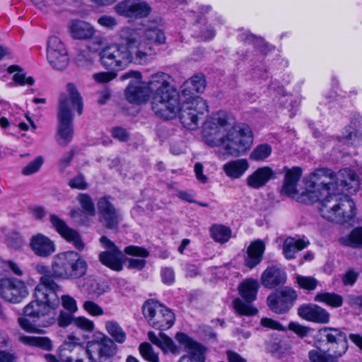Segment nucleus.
I'll return each mask as SVG.
<instances>
[{
	"instance_id": "obj_1",
	"label": "nucleus",
	"mask_w": 362,
	"mask_h": 362,
	"mask_svg": "<svg viewBox=\"0 0 362 362\" xmlns=\"http://www.w3.org/2000/svg\"><path fill=\"white\" fill-rule=\"evenodd\" d=\"M134 78L126 89V97L131 103H146L151 94V108L153 112L163 119H174L179 112L182 125L190 130L198 128L203 115L208 112L206 100L200 97H190L189 100L180 105L179 94L170 84V75L158 72L152 75L147 85L141 83V74L139 71H129L122 79Z\"/></svg>"
},
{
	"instance_id": "obj_2",
	"label": "nucleus",
	"mask_w": 362,
	"mask_h": 362,
	"mask_svg": "<svg viewBox=\"0 0 362 362\" xmlns=\"http://www.w3.org/2000/svg\"><path fill=\"white\" fill-rule=\"evenodd\" d=\"M336 174L329 168L315 170L305 180L302 200L318 202L321 216L339 224L349 223L355 217V203L347 194L337 189Z\"/></svg>"
},
{
	"instance_id": "obj_3",
	"label": "nucleus",
	"mask_w": 362,
	"mask_h": 362,
	"mask_svg": "<svg viewBox=\"0 0 362 362\" xmlns=\"http://www.w3.org/2000/svg\"><path fill=\"white\" fill-rule=\"evenodd\" d=\"M229 117L226 112L218 111L209 117L204 122L202 137L205 144L210 146H223L227 153L239 156L249 150L253 143L251 128L245 124L228 129Z\"/></svg>"
},
{
	"instance_id": "obj_4",
	"label": "nucleus",
	"mask_w": 362,
	"mask_h": 362,
	"mask_svg": "<svg viewBox=\"0 0 362 362\" xmlns=\"http://www.w3.org/2000/svg\"><path fill=\"white\" fill-rule=\"evenodd\" d=\"M139 37L138 31L126 27L119 31L121 42L105 46L99 52L100 63L112 71L124 69L130 63L143 64L146 61V53L138 49L135 43Z\"/></svg>"
},
{
	"instance_id": "obj_5",
	"label": "nucleus",
	"mask_w": 362,
	"mask_h": 362,
	"mask_svg": "<svg viewBox=\"0 0 362 362\" xmlns=\"http://www.w3.org/2000/svg\"><path fill=\"white\" fill-rule=\"evenodd\" d=\"M37 293V289L35 288V300L24 308L25 317L18 319L21 327L28 331L35 326L47 327L56 322L54 310L60 303L59 293L40 290L42 296H38Z\"/></svg>"
},
{
	"instance_id": "obj_6",
	"label": "nucleus",
	"mask_w": 362,
	"mask_h": 362,
	"mask_svg": "<svg viewBox=\"0 0 362 362\" xmlns=\"http://www.w3.org/2000/svg\"><path fill=\"white\" fill-rule=\"evenodd\" d=\"M66 91L68 95L62 93L59 98L58 142L61 146L67 145L73 135L72 110L76 108L78 114L81 115L83 108L82 97L74 83H69L66 85Z\"/></svg>"
},
{
	"instance_id": "obj_7",
	"label": "nucleus",
	"mask_w": 362,
	"mask_h": 362,
	"mask_svg": "<svg viewBox=\"0 0 362 362\" xmlns=\"http://www.w3.org/2000/svg\"><path fill=\"white\" fill-rule=\"evenodd\" d=\"M322 336L326 341L327 348L317 346V349L309 351V358L315 362H338L348 349L346 334L338 329L325 328Z\"/></svg>"
},
{
	"instance_id": "obj_8",
	"label": "nucleus",
	"mask_w": 362,
	"mask_h": 362,
	"mask_svg": "<svg viewBox=\"0 0 362 362\" xmlns=\"http://www.w3.org/2000/svg\"><path fill=\"white\" fill-rule=\"evenodd\" d=\"M52 267L55 279H77L86 275L88 264L78 252L67 251L53 257Z\"/></svg>"
},
{
	"instance_id": "obj_9",
	"label": "nucleus",
	"mask_w": 362,
	"mask_h": 362,
	"mask_svg": "<svg viewBox=\"0 0 362 362\" xmlns=\"http://www.w3.org/2000/svg\"><path fill=\"white\" fill-rule=\"evenodd\" d=\"M142 313L148 325L156 329L166 330L174 325L175 315L172 310L153 299L144 302Z\"/></svg>"
},
{
	"instance_id": "obj_10",
	"label": "nucleus",
	"mask_w": 362,
	"mask_h": 362,
	"mask_svg": "<svg viewBox=\"0 0 362 362\" xmlns=\"http://www.w3.org/2000/svg\"><path fill=\"white\" fill-rule=\"evenodd\" d=\"M116 349L117 346L112 339L100 334L87 343L86 352L91 362H112Z\"/></svg>"
},
{
	"instance_id": "obj_11",
	"label": "nucleus",
	"mask_w": 362,
	"mask_h": 362,
	"mask_svg": "<svg viewBox=\"0 0 362 362\" xmlns=\"http://www.w3.org/2000/svg\"><path fill=\"white\" fill-rule=\"evenodd\" d=\"M259 288L258 281L253 279H249L242 282L239 286V292L242 298L247 303H244L240 298L233 300V307L235 311L240 315H254L257 310L252 307L249 303L256 299Z\"/></svg>"
},
{
	"instance_id": "obj_12",
	"label": "nucleus",
	"mask_w": 362,
	"mask_h": 362,
	"mask_svg": "<svg viewBox=\"0 0 362 362\" xmlns=\"http://www.w3.org/2000/svg\"><path fill=\"white\" fill-rule=\"evenodd\" d=\"M297 298L298 295L294 289L284 287L270 293L267 301L272 312L276 314H285L293 308Z\"/></svg>"
},
{
	"instance_id": "obj_13",
	"label": "nucleus",
	"mask_w": 362,
	"mask_h": 362,
	"mask_svg": "<svg viewBox=\"0 0 362 362\" xmlns=\"http://www.w3.org/2000/svg\"><path fill=\"white\" fill-rule=\"evenodd\" d=\"M132 30L139 33V37L137 39L136 45L138 49H143L146 53V57L152 54V45L163 44L165 41V36L163 31L158 28V25L153 23L151 25L144 28H131Z\"/></svg>"
},
{
	"instance_id": "obj_14",
	"label": "nucleus",
	"mask_w": 362,
	"mask_h": 362,
	"mask_svg": "<svg viewBox=\"0 0 362 362\" xmlns=\"http://www.w3.org/2000/svg\"><path fill=\"white\" fill-rule=\"evenodd\" d=\"M28 294L25 283L16 278L4 277L0 279V296L6 300L18 303Z\"/></svg>"
},
{
	"instance_id": "obj_15",
	"label": "nucleus",
	"mask_w": 362,
	"mask_h": 362,
	"mask_svg": "<svg viewBox=\"0 0 362 362\" xmlns=\"http://www.w3.org/2000/svg\"><path fill=\"white\" fill-rule=\"evenodd\" d=\"M47 58L54 69L63 70L68 65L69 57L66 49L57 36H52L47 40Z\"/></svg>"
},
{
	"instance_id": "obj_16",
	"label": "nucleus",
	"mask_w": 362,
	"mask_h": 362,
	"mask_svg": "<svg viewBox=\"0 0 362 362\" xmlns=\"http://www.w3.org/2000/svg\"><path fill=\"white\" fill-rule=\"evenodd\" d=\"M175 339L183 346L187 354L182 356L178 362H204L205 349L199 343L189 337L186 334L178 332L175 335Z\"/></svg>"
},
{
	"instance_id": "obj_17",
	"label": "nucleus",
	"mask_w": 362,
	"mask_h": 362,
	"mask_svg": "<svg viewBox=\"0 0 362 362\" xmlns=\"http://www.w3.org/2000/svg\"><path fill=\"white\" fill-rule=\"evenodd\" d=\"M115 11L121 16L143 18L150 14L151 7L142 0H123L115 6Z\"/></svg>"
},
{
	"instance_id": "obj_18",
	"label": "nucleus",
	"mask_w": 362,
	"mask_h": 362,
	"mask_svg": "<svg viewBox=\"0 0 362 362\" xmlns=\"http://www.w3.org/2000/svg\"><path fill=\"white\" fill-rule=\"evenodd\" d=\"M100 242L107 250L101 252L99 255L100 262L107 267L114 271H121L123 265L121 261L122 253L115 244L106 236H102Z\"/></svg>"
},
{
	"instance_id": "obj_19",
	"label": "nucleus",
	"mask_w": 362,
	"mask_h": 362,
	"mask_svg": "<svg viewBox=\"0 0 362 362\" xmlns=\"http://www.w3.org/2000/svg\"><path fill=\"white\" fill-rule=\"evenodd\" d=\"M97 206L100 221L108 229H116L120 222L119 211L106 197L99 199Z\"/></svg>"
},
{
	"instance_id": "obj_20",
	"label": "nucleus",
	"mask_w": 362,
	"mask_h": 362,
	"mask_svg": "<svg viewBox=\"0 0 362 362\" xmlns=\"http://www.w3.org/2000/svg\"><path fill=\"white\" fill-rule=\"evenodd\" d=\"M49 221L53 227L64 238L71 243L78 250H83L84 243L76 230L69 228L64 220L55 214L50 215Z\"/></svg>"
},
{
	"instance_id": "obj_21",
	"label": "nucleus",
	"mask_w": 362,
	"mask_h": 362,
	"mask_svg": "<svg viewBox=\"0 0 362 362\" xmlns=\"http://www.w3.org/2000/svg\"><path fill=\"white\" fill-rule=\"evenodd\" d=\"M298 315L307 321L326 324L329 321V313L315 304H303L298 308Z\"/></svg>"
},
{
	"instance_id": "obj_22",
	"label": "nucleus",
	"mask_w": 362,
	"mask_h": 362,
	"mask_svg": "<svg viewBox=\"0 0 362 362\" xmlns=\"http://www.w3.org/2000/svg\"><path fill=\"white\" fill-rule=\"evenodd\" d=\"M283 171L285 173V176L281 193L288 197H294L297 194L296 188L302 175V169L297 166L291 168L285 166Z\"/></svg>"
},
{
	"instance_id": "obj_23",
	"label": "nucleus",
	"mask_w": 362,
	"mask_h": 362,
	"mask_svg": "<svg viewBox=\"0 0 362 362\" xmlns=\"http://www.w3.org/2000/svg\"><path fill=\"white\" fill-rule=\"evenodd\" d=\"M36 270L37 273L42 274L40 279V284L36 286L35 289L38 291V296H42L40 290L45 291H56L57 293H61V287L54 281V276L52 275V269L50 270L49 268L43 264H37L36 266Z\"/></svg>"
},
{
	"instance_id": "obj_24",
	"label": "nucleus",
	"mask_w": 362,
	"mask_h": 362,
	"mask_svg": "<svg viewBox=\"0 0 362 362\" xmlns=\"http://www.w3.org/2000/svg\"><path fill=\"white\" fill-rule=\"evenodd\" d=\"M274 178V170L269 166H264L257 168L248 175L246 182L250 187L259 189L265 186L269 180Z\"/></svg>"
},
{
	"instance_id": "obj_25",
	"label": "nucleus",
	"mask_w": 362,
	"mask_h": 362,
	"mask_svg": "<svg viewBox=\"0 0 362 362\" xmlns=\"http://www.w3.org/2000/svg\"><path fill=\"white\" fill-rule=\"evenodd\" d=\"M261 281L264 287L274 288L285 284L286 274L276 266L269 267L262 273Z\"/></svg>"
},
{
	"instance_id": "obj_26",
	"label": "nucleus",
	"mask_w": 362,
	"mask_h": 362,
	"mask_svg": "<svg viewBox=\"0 0 362 362\" xmlns=\"http://www.w3.org/2000/svg\"><path fill=\"white\" fill-rule=\"evenodd\" d=\"M148 337L151 343L159 347L164 353L170 352L174 355L180 354V346H177L165 333L160 332L158 335H156L153 332L150 331L148 332Z\"/></svg>"
},
{
	"instance_id": "obj_27",
	"label": "nucleus",
	"mask_w": 362,
	"mask_h": 362,
	"mask_svg": "<svg viewBox=\"0 0 362 362\" xmlns=\"http://www.w3.org/2000/svg\"><path fill=\"white\" fill-rule=\"evenodd\" d=\"M30 245L35 254L40 257H48L55 251L54 243L42 234L33 236Z\"/></svg>"
},
{
	"instance_id": "obj_28",
	"label": "nucleus",
	"mask_w": 362,
	"mask_h": 362,
	"mask_svg": "<svg viewBox=\"0 0 362 362\" xmlns=\"http://www.w3.org/2000/svg\"><path fill=\"white\" fill-rule=\"evenodd\" d=\"M264 250L265 244L262 240H257L252 242L247 250V257L245 259V266L252 269L259 264L262 260Z\"/></svg>"
},
{
	"instance_id": "obj_29",
	"label": "nucleus",
	"mask_w": 362,
	"mask_h": 362,
	"mask_svg": "<svg viewBox=\"0 0 362 362\" xmlns=\"http://www.w3.org/2000/svg\"><path fill=\"white\" fill-rule=\"evenodd\" d=\"M69 28L71 36L77 40H88L95 34L94 28L89 23L81 20L71 21Z\"/></svg>"
},
{
	"instance_id": "obj_30",
	"label": "nucleus",
	"mask_w": 362,
	"mask_h": 362,
	"mask_svg": "<svg viewBox=\"0 0 362 362\" xmlns=\"http://www.w3.org/2000/svg\"><path fill=\"white\" fill-rule=\"evenodd\" d=\"M266 349L274 356L281 358L291 353V346L285 338L276 336L267 342Z\"/></svg>"
},
{
	"instance_id": "obj_31",
	"label": "nucleus",
	"mask_w": 362,
	"mask_h": 362,
	"mask_svg": "<svg viewBox=\"0 0 362 362\" xmlns=\"http://www.w3.org/2000/svg\"><path fill=\"white\" fill-rule=\"evenodd\" d=\"M308 243V242L303 240L296 239L292 237L286 238L281 246L284 257L288 260L295 259L296 255L305 248Z\"/></svg>"
},
{
	"instance_id": "obj_32",
	"label": "nucleus",
	"mask_w": 362,
	"mask_h": 362,
	"mask_svg": "<svg viewBox=\"0 0 362 362\" xmlns=\"http://www.w3.org/2000/svg\"><path fill=\"white\" fill-rule=\"evenodd\" d=\"M248 168L249 163L246 159H237L224 164L223 170L228 177L237 179L240 177Z\"/></svg>"
},
{
	"instance_id": "obj_33",
	"label": "nucleus",
	"mask_w": 362,
	"mask_h": 362,
	"mask_svg": "<svg viewBox=\"0 0 362 362\" xmlns=\"http://www.w3.org/2000/svg\"><path fill=\"white\" fill-rule=\"evenodd\" d=\"M206 86V81L203 75H194L186 81L183 86L182 92L185 95L202 93Z\"/></svg>"
},
{
	"instance_id": "obj_34",
	"label": "nucleus",
	"mask_w": 362,
	"mask_h": 362,
	"mask_svg": "<svg viewBox=\"0 0 362 362\" xmlns=\"http://www.w3.org/2000/svg\"><path fill=\"white\" fill-rule=\"evenodd\" d=\"M19 341L24 344L38 347L45 351H50L53 348L51 339L47 337L21 336Z\"/></svg>"
},
{
	"instance_id": "obj_35",
	"label": "nucleus",
	"mask_w": 362,
	"mask_h": 362,
	"mask_svg": "<svg viewBox=\"0 0 362 362\" xmlns=\"http://www.w3.org/2000/svg\"><path fill=\"white\" fill-rule=\"evenodd\" d=\"M78 345V339L69 336L66 340L59 347L57 355L64 362H73V357L69 355Z\"/></svg>"
},
{
	"instance_id": "obj_36",
	"label": "nucleus",
	"mask_w": 362,
	"mask_h": 362,
	"mask_svg": "<svg viewBox=\"0 0 362 362\" xmlns=\"http://www.w3.org/2000/svg\"><path fill=\"white\" fill-rule=\"evenodd\" d=\"M314 300L333 308H339L343 304V297L336 293H319L315 295Z\"/></svg>"
},
{
	"instance_id": "obj_37",
	"label": "nucleus",
	"mask_w": 362,
	"mask_h": 362,
	"mask_svg": "<svg viewBox=\"0 0 362 362\" xmlns=\"http://www.w3.org/2000/svg\"><path fill=\"white\" fill-rule=\"evenodd\" d=\"M239 41L245 44H252L255 47L258 48L262 52H266L267 43L261 37H257L249 31L243 32L238 35Z\"/></svg>"
},
{
	"instance_id": "obj_38",
	"label": "nucleus",
	"mask_w": 362,
	"mask_h": 362,
	"mask_svg": "<svg viewBox=\"0 0 362 362\" xmlns=\"http://www.w3.org/2000/svg\"><path fill=\"white\" fill-rule=\"evenodd\" d=\"M7 71L9 74L15 73L13 80L18 86H33L35 83V79L32 76L26 77L23 69L18 65H11L8 67Z\"/></svg>"
},
{
	"instance_id": "obj_39",
	"label": "nucleus",
	"mask_w": 362,
	"mask_h": 362,
	"mask_svg": "<svg viewBox=\"0 0 362 362\" xmlns=\"http://www.w3.org/2000/svg\"><path fill=\"white\" fill-rule=\"evenodd\" d=\"M105 328L107 333L116 342L122 344L125 341L127 338L126 333L118 322L113 320L107 321L105 322Z\"/></svg>"
},
{
	"instance_id": "obj_40",
	"label": "nucleus",
	"mask_w": 362,
	"mask_h": 362,
	"mask_svg": "<svg viewBox=\"0 0 362 362\" xmlns=\"http://www.w3.org/2000/svg\"><path fill=\"white\" fill-rule=\"evenodd\" d=\"M211 235L218 243H224L229 240L231 236L230 229L223 225H214L211 228Z\"/></svg>"
},
{
	"instance_id": "obj_41",
	"label": "nucleus",
	"mask_w": 362,
	"mask_h": 362,
	"mask_svg": "<svg viewBox=\"0 0 362 362\" xmlns=\"http://www.w3.org/2000/svg\"><path fill=\"white\" fill-rule=\"evenodd\" d=\"M272 151V147L269 144H259L251 152L250 158L255 161L263 160L271 155Z\"/></svg>"
},
{
	"instance_id": "obj_42",
	"label": "nucleus",
	"mask_w": 362,
	"mask_h": 362,
	"mask_svg": "<svg viewBox=\"0 0 362 362\" xmlns=\"http://www.w3.org/2000/svg\"><path fill=\"white\" fill-rule=\"evenodd\" d=\"M343 137L348 144L356 145L362 139V133L352 126H346L343 132Z\"/></svg>"
},
{
	"instance_id": "obj_43",
	"label": "nucleus",
	"mask_w": 362,
	"mask_h": 362,
	"mask_svg": "<svg viewBox=\"0 0 362 362\" xmlns=\"http://www.w3.org/2000/svg\"><path fill=\"white\" fill-rule=\"evenodd\" d=\"M139 352L142 357L150 362H158V354L154 351L152 346L148 342H143L139 345Z\"/></svg>"
},
{
	"instance_id": "obj_44",
	"label": "nucleus",
	"mask_w": 362,
	"mask_h": 362,
	"mask_svg": "<svg viewBox=\"0 0 362 362\" xmlns=\"http://www.w3.org/2000/svg\"><path fill=\"white\" fill-rule=\"evenodd\" d=\"M77 199L87 215L93 216L95 214L94 203L88 194H80Z\"/></svg>"
},
{
	"instance_id": "obj_45",
	"label": "nucleus",
	"mask_w": 362,
	"mask_h": 362,
	"mask_svg": "<svg viewBox=\"0 0 362 362\" xmlns=\"http://www.w3.org/2000/svg\"><path fill=\"white\" fill-rule=\"evenodd\" d=\"M298 286L305 290L313 291L317 288L318 281L313 276H305L298 274L296 277Z\"/></svg>"
},
{
	"instance_id": "obj_46",
	"label": "nucleus",
	"mask_w": 362,
	"mask_h": 362,
	"mask_svg": "<svg viewBox=\"0 0 362 362\" xmlns=\"http://www.w3.org/2000/svg\"><path fill=\"white\" fill-rule=\"evenodd\" d=\"M346 245L353 247L362 248V227L356 228L351 232Z\"/></svg>"
},
{
	"instance_id": "obj_47",
	"label": "nucleus",
	"mask_w": 362,
	"mask_h": 362,
	"mask_svg": "<svg viewBox=\"0 0 362 362\" xmlns=\"http://www.w3.org/2000/svg\"><path fill=\"white\" fill-rule=\"evenodd\" d=\"M75 318L74 313L62 310L55 320L57 321L59 327L65 328L69 325H74Z\"/></svg>"
},
{
	"instance_id": "obj_48",
	"label": "nucleus",
	"mask_w": 362,
	"mask_h": 362,
	"mask_svg": "<svg viewBox=\"0 0 362 362\" xmlns=\"http://www.w3.org/2000/svg\"><path fill=\"white\" fill-rule=\"evenodd\" d=\"M43 163V157L41 156H37L35 158V160L28 163L22 169V174L24 175H30L37 173L42 167Z\"/></svg>"
},
{
	"instance_id": "obj_49",
	"label": "nucleus",
	"mask_w": 362,
	"mask_h": 362,
	"mask_svg": "<svg viewBox=\"0 0 362 362\" xmlns=\"http://www.w3.org/2000/svg\"><path fill=\"white\" fill-rule=\"evenodd\" d=\"M74 325L78 329L84 332H92L94 329V323L92 320L85 317H78L75 318Z\"/></svg>"
},
{
	"instance_id": "obj_50",
	"label": "nucleus",
	"mask_w": 362,
	"mask_h": 362,
	"mask_svg": "<svg viewBox=\"0 0 362 362\" xmlns=\"http://www.w3.org/2000/svg\"><path fill=\"white\" fill-rule=\"evenodd\" d=\"M345 173H346V175L349 181L351 182L352 185L351 187H349L347 180H341L340 185L343 188L346 187H347V189L354 188V191H356L359 187V180L358 179V175L354 171H353L351 169H346Z\"/></svg>"
},
{
	"instance_id": "obj_51",
	"label": "nucleus",
	"mask_w": 362,
	"mask_h": 362,
	"mask_svg": "<svg viewBox=\"0 0 362 362\" xmlns=\"http://www.w3.org/2000/svg\"><path fill=\"white\" fill-rule=\"evenodd\" d=\"M359 272L354 269H349L341 276V281L344 286H352L357 281Z\"/></svg>"
},
{
	"instance_id": "obj_52",
	"label": "nucleus",
	"mask_w": 362,
	"mask_h": 362,
	"mask_svg": "<svg viewBox=\"0 0 362 362\" xmlns=\"http://www.w3.org/2000/svg\"><path fill=\"white\" fill-rule=\"evenodd\" d=\"M83 308L88 314L93 316H100L104 313L103 308L91 300L85 301Z\"/></svg>"
},
{
	"instance_id": "obj_53",
	"label": "nucleus",
	"mask_w": 362,
	"mask_h": 362,
	"mask_svg": "<svg viewBox=\"0 0 362 362\" xmlns=\"http://www.w3.org/2000/svg\"><path fill=\"white\" fill-rule=\"evenodd\" d=\"M62 305L64 310L75 313L78 310L76 300L70 296L62 295L61 297Z\"/></svg>"
},
{
	"instance_id": "obj_54",
	"label": "nucleus",
	"mask_w": 362,
	"mask_h": 362,
	"mask_svg": "<svg viewBox=\"0 0 362 362\" xmlns=\"http://www.w3.org/2000/svg\"><path fill=\"white\" fill-rule=\"evenodd\" d=\"M124 252L131 256H136L141 257H148L149 255L148 251L139 246L136 245H129L124 248Z\"/></svg>"
},
{
	"instance_id": "obj_55",
	"label": "nucleus",
	"mask_w": 362,
	"mask_h": 362,
	"mask_svg": "<svg viewBox=\"0 0 362 362\" xmlns=\"http://www.w3.org/2000/svg\"><path fill=\"white\" fill-rule=\"evenodd\" d=\"M288 328L301 338L306 337L310 331L308 327L303 326L295 322H291Z\"/></svg>"
},
{
	"instance_id": "obj_56",
	"label": "nucleus",
	"mask_w": 362,
	"mask_h": 362,
	"mask_svg": "<svg viewBox=\"0 0 362 362\" xmlns=\"http://www.w3.org/2000/svg\"><path fill=\"white\" fill-rule=\"evenodd\" d=\"M6 243L8 247L13 249H19L23 245V240L19 233L12 232L7 235Z\"/></svg>"
},
{
	"instance_id": "obj_57",
	"label": "nucleus",
	"mask_w": 362,
	"mask_h": 362,
	"mask_svg": "<svg viewBox=\"0 0 362 362\" xmlns=\"http://www.w3.org/2000/svg\"><path fill=\"white\" fill-rule=\"evenodd\" d=\"M69 185L71 188L78 189H86L88 187V184L85 180V177L81 173L71 179L69 182Z\"/></svg>"
},
{
	"instance_id": "obj_58",
	"label": "nucleus",
	"mask_w": 362,
	"mask_h": 362,
	"mask_svg": "<svg viewBox=\"0 0 362 362\" xmlns=\"http://www.w3.org/2000/svg\"><path fill=\"white\" fill-rule=\"evenodd\" d=\"M112 136L122 142H126L129 139V132L120 127H114L112 129Z\"/></svg>"
},
{
	"instance_id": "obj_59",
	"label": "nucleus",
	"mask_w": 362,
	"mask_h": 362,
	"mask_svg": "<svg viewBox=\"0 0 362 362\" xmlns=\"http://www.w3.org/2000/svg\"><path fill=\"white\" fill-rule=\"evenodd\" d=\"M261 325L264 327L279 330L286 331V328L279 322L274 320L271 318L264 317L261 320Z\"/></svg>"
},
{
	"instance_id": "obj_60",
	"label": "nucleus",
	"mask_w": 362,
	"mask_h": 362,
	"mask_svg": "<svg viewBox=\"0 0 362 362\" xmlns=\"http://www.w3.org/2000/svg\"><path fill=\"white\" fill-rule=\"evenodd\" d=\"M105 289L98 282H93L88 288V294L90 298H98L105 292Z\"/></svg>"
},
{
	"instance_id": "obj_61",
	"label": "nucleus",
	"mask_w": 362,
	"mask_h": 362,
	"mask_svg": "<svg viewBox=\"0 0 362 362\" xmlns=\"http://www.w3.org/2000/svg\"><path fill=\"white\" fill-rule=\"evenodd\" d=\"M97 21L101 26L108 29H113L117 25V20L110 16H102Z\"/></svg>"
},
{
	"instance_id": "obj_62",
	"label": "nucleus",
	"mask_w": 362,
	"mask_h": 362,
	"mask_svg": "<svg viewBox=\"0 0 362 362\" xmlns=\"http://www.w3.org/2000/svg\"><path fill=\"white\" fill-rule=\"evenodd\" d=\"M162 281L165 284H172L175 281V272L170 267H165L161 270Z\"/></svg>"
},
{
	"instance_id": "obj_63",
	"label": "nucleus",
	"mask_w": 362,
	"mask_h": 362,
	"mask_svg": "<svg viewBox=\"0 0 362 362\" xmlns=\"http://www.w3.org/2000/svg\"><path fill=\"white\" fill-rule=\"evenodd\" d=\"M113 72H101L94 74V79L98 83H107L116 77Z\"/></svg>"
},
{
	"instance_id": "obj_64",
	"label": "nucleus",
	"mask_w": 362,
	"mask_h": 362,
	"mask_svg": "<svg viewBox=\"0 0 362 362\" xmlns=\"http://www.w3.org/2000/svg\"><path fill=\"white\" fill-rule=\"evenodd\" d=\"M346 302L351 307L358 308L362 310V296L349 295Z\"/></svg>"
}]
</instances>
